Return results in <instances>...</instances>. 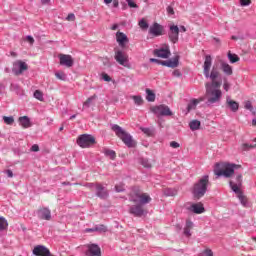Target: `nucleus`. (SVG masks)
Listing matches in <instances>:
<instances>
[{"mask_svg": "<svg viewBox=\"0 0 256 256\" xmlns=\"http://www.w3.org/2000/svg\"><path fill=\"white\" fill-rule=\"evenodd\" d=\"M213 58L211 55H206L203 65V73L206 79H211L212 82H207L205 84L206 87V105L207 107H211L215 105V103H220L221 98L223 97V92H221V81H217L221 77V73H219V68L213 66Z\"/></svg>", "mask_w": 256, "mask_h": 256, "instance_id": "nucleus-1", "label": "nucleus"}, {"mask_svg": "<svg viewBox=\"0 0 256 256\" xmlns=\"http://www.w3.org/2000/svg\"><path fill=\"white\" fill-rule=\"evenodd\" d=\"M129 201L132 203H139L136 205H132L129 209V213L134 217H143V215H147V210L143 208V205H147V203H151V196L146 193H139V191H132L129 194Z\"/></svg>", "mask_w": 256, "mask_h": 256, "instance_id": "nucleus-2", "label": "nucleus"}, {"mask_svg": "<svg viewBox=\"0 0 256 256\" xmlns=\"http://www.w3.org/2000/svg\"><path fill=\"white\" fill-rule=\"evenodd\" d=\"M209 185H211V182H209V175L202 176L196 183H194L191 189L194 199H202V197H205V194L209 190Z\"/></svg>", "mask_w": 256, "mask_h": 256, "instance_id": "nucleus-3", "label": "nucleus"}, {"mask_svg": "<svg viewBox=\"0 0 256 256\" xmlns=\"http://www.w3.org/2000/svg\"><path fill=\"white\" fill-rule=\"evenodd\" d=\"M241 169V165L233 164V163H216L214 168V173L217 177H233L235 175V170Z\"/></svg>", "mask_w": 256, "mask_h": 256, "instance_id": "nucleus-4", "label": "nucleus"}, {"mask_svg": "<svg viewBox=\"0 0 256 256\" xmlns=\"http://www.w3.org/2000/svg\"><path fill=\"white\" fill-rule=\"evenodd\" d=\"M111 129L113 132H115V135L118 136L119 139H121L124 145H126V147H129V149L137 145L135 140H133V136L127 133L124 129H122L121 126L117 124H111Z\"/></svg>", "mask_w": 256, "mask_h": 256, "instance_id": "nucleus-5", "label": "nucleus"}, {"mask_svg": "<svg viewBox=\"0 0 256 256\" xmlns=\"http://www.w3.org/2000/svg\"><path fill=\"white\" fill-rule=\"evenodd\" d=\"M76 143L82 149H88V147L95 144V137L91 134H82L77 138Z\"/></svg>", "mask_w": 256, "mask_h": 256, "instance_id": "nucleus-6", "label": "nucleus"}, {"mask_svg": "<svg viewBox=\"0 0 256 256\" xmlns=\"http://www.w3.org/2000/svg\"><path fill=\"white\" fill-rule=\"evenodd\" d=\"M229 185L233 193H240L241 187L243 186V174L235 173L232 176Z\"/></svg>", "mask_w": 256, "mask_h": 256, "instance_id": "nucleus-7", "label": "nucleus"}, {"mask_svg": "<svg viewBox=\"0 0 256 256\" xmlns=\"http://www.w3.org/2000/svg\"><path fill=\"white\" fill-rule=\"evenodd\" d=\"M152 113L159 115L160 117H171L173 112L167 105H159L152 108Z\"/></svg>", "mask_w": 256, "mask_h": 256, "instance_id": "nucleus-8", "label": "nucleus"}, {"mask_svg": "<svg viewBox=\"0 0 256 256\" xmlns=\"http://www.w3.org/2000/svg\"><path fill=\"white\" fill-rule=\"evenodd\" d=\"M168 39L170 43H173V45L179 43V26L175 24L169 25Z\"/></svg>", "mask_w": 256, "mask_h": 256, "instance_id": "nucleus-9", "label": "nucleus"}, {"mask_svg": "<svg viewBox=\"0 0 256 256\" xmlns=\"http://www.w3.org/2000/svg\"><path fill=\"white\" fill-rule=\"evenodd\" d=\"M114 59L117 63H119V65H122V67H129V56L123 51H116Z\"/></svg>", "mask_w": 256, "mask_h": 256, "instance_id": "nucleus-10", "label": "nucleus"}, {"mask_svg": "<svg viewBox=\"0 0 256 256\" xmlns=\"http://www.w3.org/2000/svg\"><path fill=\"white\" fill-rule=\"evenodd\" d=\"M27 69H29L27 63L21 60H17L13 63L12 72L14 73V75H22L24 71H27Z\"/></svg>", "mask_w": 256, "mask_h": 256, "instance_id": "nucleus-11", "label": "nucleus"}, {"mask_svg": "<svg viewBox=\"0 0 256 256\" xmlns=\"http://www.w3.org/2000/svg\"><path fill=\"white\" fill-rule=\"evenodd\" d=\"M60 65L62 67H73L75 61L73 60V57L69 54H59L58 55Z\"/></svg>", "mask_w": 256, "mask_h": 256, "instance_id": "nucleus-12", "label": "nucleus"}, {"mask_svg": "<svg viewBox=\"0 0 256 256\" xmlns=\"http://www.w3.org/2000/svg\"><path fill=\"white\" fill-rule=\"evenodd\" d=\"M86 256H101V247L97 244H87Z\"/></svg>", "mask_w": 256, "mask_h": 256, "instance_id": "nucleus-13", "label": "nucleus"}, {"mask_svg": "<svg viewBox=\"0 0 256 256\" xmlns=\"http://www.w3.org/2000/svg\"><path fill=\"white\" fill-rule=\"evenodd\" d=\"M37 217L42 221H51V210L48 207L40 208L37 211Z\"/></svg>", "mask_w": 256, "mask_h": 256, "instance_id": "nucleus-14", "label": "nucleus"}, {"mask_svg": "<svg viewBox=\"0 0 256 256\" xmlns=\"http://www.w3.org/2000/svg\"><path fill=\"white\" fill-rule=\"evenodd\" d=\"M153 55H155V57H160V59H169L171 50L169 49V46L166 48L155 49Z\"/></svg>", "mask_w": 256, "mask_h": 256, "instance_id": "nucleus-15", "label": "nucleus"}, {"mask_svg": "<svg viewBox=\"0 0 256 256\" xmlns=\"http://www.w3.org/2000/svg\"><path fill=\"white\" fill-rule=\"evenodd\" d=\"M164 28L161 24L155 22L150 28H149V34L153 35V37H161L163 35Z\"/></svg>", "mask_w": 256, "mask_h": 256, "instance_id": "nucleus-16", "label": "nucleus"}, {"mask_svg": "<svg viewBox=\"0 0 256 256\" xmlns=\"http://www.w3.org/2000/svg\"><path fill=\"white\" fill-rule=\"evenodd\" d=\"M96 196H98L99 199H107V197H109V190L102 184L96 183Z\"/></svg>", "mask_w": 256, "mask_h": 256, "instance_id": "nucleus-17", "label": "nucleus"}, {"mask_svg": "<svg viewBox=\"0 0 256 256\" xmlns=\"http://www.w3.org/2000/svg\"><path fill=\"white\" fill-rule=\"evenodd\" d=\"M226 107L232 111V113H237L239 111V102L231 99V96L226 97Z\"/></svg>", "mask_w": 256, "mask_h": 256, "instance_id": "nucleus-18", "label": "nucleus"}, {"mask_svg": "<svg viewBox=\"0 0 256 256\" xmlns=\"http://www.w3.org/2000/svg\"><path fill=\"white\" fill-rule=\"evenodd\" d=\"M188 211L195 213L196 215H201L205 211V206H203V203L201 202L194 203L188 207Z\"/></svg>", "mask_w": 256, "mask_h": 256, "instance_id": "nucleus-19", "label": "nucleus"}, {"mask_svg": "<svg viewBox=\"0 0 256 256\" xmlns=\"http://www.w3.org/2000/svg\"><path fill=\"white\" fill-rule=\"evenodd\" d=\"M116 41L120 45V47H125L127 43H129V38L127 35L123 32H117L116 33Z\"/></svg>", "mask_w": 256, "mask_h": 256, "instance_id": "nucleus-20", "label": "nucleus"}, {"mask_svg": "<svg viewBox=\"0 0 256 256\" xmlns=\"http://www.w3.org/2000/svg\"><path fill=\"white\" fill-rule=\"evenodd\" d=\"M18 123L23 129H29L31 127V119L28 116H21L18 118Z\"/></svg>", "mask_w": 256, "mask_h": 256, "instance_id": "nucleus-21", "label": "nucleus"}, {"mask_svg": "<svg viewBox=\"0 0 256 256\" xmlns=\"http://www.w3.org/2000/svg\"><path fill=\"white\" fill-rule=\"evenodd\" d=\"M220 69L223 71L224 75H227V77L233 75V67L226 62H221Z\"/></svg>", "mask_w": 256, "mask_h": 256, "instance_id": "nucleus-22", "label": "nucleus"}, {"mask_svg": "<svg viewBox=\"0 0 256 256\" xmlns=\"http://www.w3.org/2000/svg\"><path fill=\"white\" fill-rule=\"evenodd\" d=\"M102 153L105 155V157H109L112 161H115L117 158V153H115V150H111L109 148H103Z\"/></svg>", "mask_w": 256, "mask_h": 256, "instance_id": "nucleus-23", "label": "nucleus"}, {"mask_svg": "<svg viewBox=\"0 0 256 256\" xmlns=\"http://www.w3.org/2000/svg\"><path fill=\"white\" fill-rule=\"evenodd\" d=\"M140 131L147 135V137H154L155 136V127H140Z\"/></svg>", "mask_w": 256, "mask_h": 256, "instance_id": "nucleus-24", "label": "nucleus"}, {"mask_svg": "<svg viewBox=\"0 0 256 256\" xmlns=\"http://www.w3.org/2000/svg\"><path fill=\"white\" fill-rule=\"evenodd\" d=\"M166 67H169L170 69H175L176 67H179V56H175L173 60H167Z\"/></svg>", "mask_w": 256, "mask_h": 256, "instance_id": "nucleus-25", "label": "nucleus"}, {"mask_svg": "<svg viewBox=\"0 0 256 256\" xmlns=\"http://www.w3.org/2000/svg\"><path fill=\"white\" fill-rule=\"evenodd\" d=\"M9 227V222H7V219H5V217L0 216V233H2V231H7Z\"/></svg>", "mask_w": 256, "mask_h": 256, "instance_id": "nucleus-26", "label": "nucleus"}, {"mask_svg": "<svg viewBox=\"0 0 256 256\" xmlns=\"http://www.w3.org/2000/svg\"><path fill=\"white\" fill-rule=\"evenodd\" d=\"M189 127H190L191 131H197L201 127V121H199V120H192L189 123Z\"/></svg>", "mask_w": 256, "mask_h": 256, "instance_id": "nucleus-27", "label": "nucleus"}, {"mask_svg": "<svg viewBox=\"0 0 256 256\" xmlns=\"http://www.w3.org/2000/svg\"><path fill=\"white\" fill-rule=\"evenodd\" d=\"M236 195L241 205H243V207H247V198L245 197V195H243V192L240 190V192H236Z\"/></svg>", "mask_w": 256, "mask_h": 256, "instance_id": "nucleus-28", "label": "nucleus"}, {"mask_svg": "<svg viewBox=\"0 0 256 256\" xmlns=\"http://www.w3.org/2000/svg\"><path fill=\"white\" fill-rule=\"evenodd\" d=\"M197 99H192L190 100V102L188 103V106H187V112L190 113L191 111L197 109Z\"/></svg>", "mask_w": 256, "mask_h": 256, "instance_id": "nucleus-29", "label": "nucleus"}, {"mask_svg": "<svg viewBox=\"0 0 256 256\" xmlns=\"http://www.w3.org/2000/svg\"><path fill=\"white\" fill-rule=\"evenodd\" d=\"M165 197H175L177 195V190L173 188H166L164 190Z\"/></svg>", "mask_w": 256, "mask_h": 256, "instance_id": "nucleus-30", "label": "nucleus"}, {"mask_svg": "<svg viewBox=\"0 0 256 256\" xmlns=\"http://www.w3.org/2000/svg\"><path fill=\"white\" fill-rule=\"evenodd\" d=\"M146 100L149 101V103H153L155 101V94L151 91V89H146Z\"/></svg>", "mask_w": 256, "mask_h": 256, "instance_id": "nucleus-31", "label": "nucleus"}, {"mask_svg": "<svg viewBox=\"0 0 256 256\" xmlns=\"http://www.w3.org/2000/svg\"><path fill=\"white\" fill-rule=\"evenodd\" d=\"M95 99H97V95H92L90 96L84 103H83V107H86L87 109H89V107H91V103H93V101H95Z\"/></svg>", "mask_w": 256, "mask_h": 256, "instance_id": "nucleus-32", "label": "nucleus"}, {"mask_svg": "<svg viewBox=\"0 0 256 256\" xmlns=\"http://www.w3.org/2000/svg\"><path fill=\"white\" fill-rule=\"evenodd\" d=\"M55 77L60 81H67V74H65L63 71L55 72Z\"/></svg>", "mask_w": 256, "mask_h": 256, "instance_id": "nucleus-33", "label": "nucleus"}, {"mask_svg": "<svg viewBox=\"0 0 256 256\" xmlns=\"http://www.w3.org/2000/svg\"><path fill=\"white\" fill-rule=\"evenodd\" d=\"M3 121L6 125H13L15 123V118L13 116H3Z\"/></svg>", "mask_w": 256, "mask_h": 256, "instance_id": "nucleus-34", "label": "nucleus"}, {"mask_svg": "<svg viewBox=\"0 0 256 256\" xmlns=\"http://www.w3.org/2000/svg\"><path fill=\"white\" fill-rule=\"evenodd\" d=\"M228 59L230 63H237V61H239V56H237V54H232L231 52H228Z\"/></svg>", "mask_w": 256, "mask_h": 256, "instance_id": "nucleus-35", "label": "nucleus"}, {"mask_svg": "<svg viewBox=\"0 0 256 256\" xmlns=\"http://www.w3.org/2000/svg\"><path fill=\"white\" fill-rule=\"evenodd\" d=\"M141 165H143L146 169H151V162H149V159L141 158L140 159Z\"/></svg>", "mask_w": 256, "mask_h": 256, "instance_id": "nucleus-36", "label": "nucleus"}, {"mask_svg": "<svg viewBox=\"0 0 256 256\" xmlns=\"http://www.w3.org/2000/svg\"><path fill=\"white\" fill-rule=\"evenodd\" d=\"M125 1L128 4V7H130V9H139V5L135 3V0H125Z\"/></svg>", "mask_w": 256, "mask_h": 256, "instance_id": "nucleus-37", "label": "nucleus"}, {"mask_svg": "<svg viewBox=\"0 0 256 256\" xmlns=\"http://www.w3.org/2000/svg\"><path fill=\"white\" fill-rule=\"evenodd\" d=\"M251 149H255L253 144L244 143L242 144V151H251Z\"/></svg>", "mask_w": 256, "mask_h": 256, "instance_id": "nucleus-38", "label": "nucleus"}, {"mask_svg": "<svg viewBox=\"0 0 256 256\" xmlns=\"http://www.w3.org/2000/svg\"><path fill=\"white\" fill-rule=\"evenodd\" d=\"M132 98L135 105H143V98L141 96H133Z\"/></svg>", "mask_w": 256, "mask_h": 256, "instance_id": "nucleus-39", "label": "nucleus"}, {"mask_svg": "<svg viewBox=\"0 0 256 256\" xmlns=\"http://www.w3.org/2000/svg\"><path fill=\"white\" fill-rule=\"evenodd\" d=\"M139 27H140V29H149V23H147V21H145V19H141L139 21Z\"/></svg>", "mask_w": 256, "mask_h": 256, "instance_id": "nucleus-40", "label": "nucleus"}, {"mask_svg": "<svg viewBox=\"0 0 256 256\" xmlns=\"http://www.w3.org/2000/svg\"><path fill=\"white\" fill-rule=\"evenodd\" d=\"M34 97L35 99H37L38 101H43V92H41L40 90H36L34 92Z\"/></svg>", "mask_w": 256, "mask_h": 256, "instance_id": "nucleus-41", "label": "nucleus"}, {"mask_svg": "<svg viewBox=\"0 0 256 256\" xmlns=\"http://www.w3.org/2000/svg\"><path fill=\"white\" fill-rule=\"evenodd\" d=\"M245 109H247L248 111H251V113H253V115H255V112H253V104H251V101H247L245 103Z\"/></svg>", "mask_w": 256, "mask_h": 256, "instance_id": "nucleus-42", "label": "nucleus"}, {"mask_svg": "<svg viewBox=\"0 0 256 256\" xmlns=\"http://www.w3.org/2000/svg\"><path fill=\"white\" fill-rule=\"evenodd\" d=\"M85 187L90 189V191H93V189H97V183H86Z\"/></svg>", "mask_w": 256, "mask_h": 256, "instance_id": "nucleus-43", "label": "nucleus"}, {"mask_svg": "<svg viewBox=\"0 0 256 256\" xmlns=\"http://www.w3.org/2000/svg\"><path fill=\"white\" fill-rule=\"evenodd\" d=\"M240 5L242 7H248V5H251V0H240Z\"/></svg>", "mask_w": 256, "mask_h": 256, "instance_id": "nucleus-44", "label": "nucleus"}, {"mask_svg": "<svg viewBox=\"0 0 256 256\" xmlns=\"http://www.w3.org/2000/svg\"><path fill=\"white\" fill-rule=\"evenodd\" d=\"M170 147H172V149H179V147H181V145L176 141H172V142H170Z\"/></svg>", "mask_w": 256, "mask_h": 256, "instance_id": "nucleus-45", "label": "nucleus"}, {"mask_svg": "<svg viewBox=\"0 0 256 256\" xmlns=\"http://www.w3.org/2000/svg\"><path fill=\"white\" fill-rule=\"evenodd\" d=\"M166 11L168 15H175V10L172 8V6H168Z\"/></svg>", "mask_w": 256, "mask_h": 256, "instance_id": "nucleus-46", "label": "nucleus"}, {"mask_svg": "<svg viewBox=\"0 0 256 256\" xmlns=\"http://www.w3.org/2000/svg\"><path fill=\"white\" fill-rule=\"evenodd\" d=\"M115 191L116 193H123V191H125V188H123V186L116 185Z\"/></svg>", "mask_w": 256, "mask_h": 256, "instance_id": "nucleus-47", "label": "nucleus"}, {"mask_svg": "<svg viewBox=\"0 0 256 256\" xmlns=\"http://www.w3.org/2000/svg\"><path fill=\"white\" fill-rule=\"evenodd\" d=\"M102 79H103V81H106L107 83H109V81H111V78L109 77V75L107 73L102 74Z\"/></svg>", "mask_w": 256, "mask_h": 256, "instance_id": "nucleus-48", "label": "nucleus"}, {"mask_svg": "<svg viewBox=\"0 0 256 256\" xmlns=\"http://www.w3.org/2000/svg\"><path fill=\"white\" fill-rule=\"evenodd\" d=\"M185 237H191V228H184Z\"/></svg>", "mask_w": 256, "mask_h": 256, "instance_id": "nucleus-49", "label": "nucleus"}, {"mask_svg": "<svg viewBox=\"0 0 256 256\" xmlns=\"http://www.w3.org/2000/svg\"><path fill=\"white\" fill-rule=\"evenodd\" d=\"M96 231H107V227L105 225L96 226Z\"/></svg>", "mask_w": 256, "mask_h": 256, "instance_id": "nucleus-50", "label": "nucleus"}, {"mask_svg": "<svg viewBox=\"0 0 256 256\" xmlns=\"http://www.w3.org/2000/svg\"><path fill=\"white\" fill-rule=\"evenodd\" d=\"M186 229H193V222L191 220L186 221Z\"/></svg>", "mask_w": 256, "mask_h": 256, "instance_id": "nucleus-51", "label": "nucleus"}, {"mask_svg": "<svg viewBox=\"0 0 256 256\" xmlns=\"http://www.w3.org/2000/svg\"><path fill=\"white\" fill-rule=\"evenodd\" d=\"M66 21H75V14H68V16L66 17Z\"/></svg>", "mask_w": 256, "mask_h": 256, "instance_id": "nucleus-52", "label": "nucleus"}, {"mask_svg": "<svg viewBox=\"0 0 256 256\" xmlns=\"http://www.w3.org/2000/svg\"><path fill=\"white\" fill-rule=\"evenodd\" d=\"M30 150L33 151L34 153H37V151H39V145L37 144L32 145Z\"/></svg>", "mask_w": 256, "mask_h": 256, "instance_id": "nucleus-53", "label": "nucleus"}, {"mask_svg": "<svg viewBox=\"0 0 256 256\" xmlns=\"http://www.w3.org/2000/svg\"><path fill=\"white\" fill-rule=\"evenodd\" d=\"M172 75L174 76V77H181V71H179V70H174L173 71V73H172Z\"/></svg>", "mask_w": 256, "mask_h": 256, "instance_id": "nucleus-54", "label": "nucleus"}, {"mask_svg": "<svg viewBox=\"0 0 256 256\" xmlns=\"http://www.w3.org/2000/svg\"><path fill=\"white\" fill-rule=\"evenodd\" d=\"M204 254H205L206 256H213V251H212L211 249H206V250L204 251Z\"/></svg>", "mask_w": 256, "mask_h": 256, "instance_id": "nucleus-55", "label": "nucleus"}, {"mask_svg": "<svg viewBox=\"0 0 256 256\" xmlns=\"http://www.w3.org/2000/svg\"><path fill=\"white\" fill-rule=\"evenodd\" d=\"M112 5L114 9H117L119 7V0H112Z\"/></svg>", "mask_w": 256, "mask_h": 256, "instance_id": "nucleus-56", "label": "nucleus"}, {"mask_svg": "<svg viewBox=\"0 0 256 256\" xmlns=\"http://www.w3.org/2000/svg\"><path fill=\"white\" fill-rule=\"evenodd\" d=\"M26 39H27V41H29V43H30L31 45H33V43H35V39H33L31 35H28V36L26 37Z\"/></svg>", "mask_w": 256, "mask_h": 256, "instance_id": "nucleus-57", "label": "nucleus"}, {"mask_svg": "<svg viewBox=\"0 0 256 256\" xmlns=\"http://www.w3.org/2000/svg\"><path fill=\"white\" fill-rule=\"evenodd\" d=\"M149 62H150V63H157V65H159L160 60L157 59V58H150V59H149Z\"/></svg>", "mask_w": 256, "mask_h": 256, "instance_id": "nucleus-58", "label": "nucleus"}, {"mask_svg": "<svg viewBox=\"0 0 256 256\" xmlns=\"http://www.w3.org/2000/svg\"><path fill=\"white\" fill-rule=\"evenodd\" d=\"M179 33H187V28L185 26H180L179 27Z\"/></svg>", "mask_w": 256, "mask_h": 256, "instance_id": "nucleus-59", "label": "nucleus"}, {"mask_svg": "<svg viewBox=\"0 0 256 256\" xmlns=\"http://www.w3.org/2000/svg\"><path fill=\"white\" fill-rule=\"evenodd\" d=\"M4 173L7 175V177H9V178H11V177H13V171H11V170H6V171H4Z\"/></svg>", "mask_w": 256, "mask_h": 256, "instance_id": "nucleus-60", "label": "nucleus"}, {"mask_svg": "<svg viewBox=\"0 0 256 256\" xmlns=\"http://www.w3.org/2000/svg\"><path fill=\"white\" fill-rule=\"evenodd\" d=\"M230 87H231V86L229 85V83L224 82L223 88H224L225 91H229Z\"/></svg>", "mask_w": 256, "mask_h": 256, "instance_id": "nucleus-61", "label": "nucleus"}, {"mask_svg": "<svg viewBox=\"0 0 256 256\" xmlns=\"http://www.w3.org/2000/svg\"><path fill=\"white\" fill-rule=\"evenodd\" d=\"M94 231H97V230H96V227H94V228H87V229L85 230L86 233H93Z\"/></svg>", "mask_w": 256, "mask_h": 256, "instance_id": "nucleus-62", "label": "nucleus"}, {"mask_svg": "<svg viewBox=\"0 0 256 256\" xmlns=\"http://www.w3.org/2000/svg\"><path fill=\"white\" fill-rule=\"evenodd\" d=\"M158 65H162L163 67H167V60H160Z\"/></svg>", "mask_w": 256, "mask_h": 256, "instance_id": "nucleus-63", "label": "nucleus"}, {"mask_svg": "<svg viewBox=\"0 0 256 256\" xmlns=\"http://www.w3.org/2000/svg\"><path fill=\"white\" fill-rule=\"evenodd\" d=\"M42 5H49L51 3V0H40Z\"/></svg>", "mask_w": 256, "mask_h": 256, "instance_id": "nucleus-64", "label": "nucleus"}]
</instances>
